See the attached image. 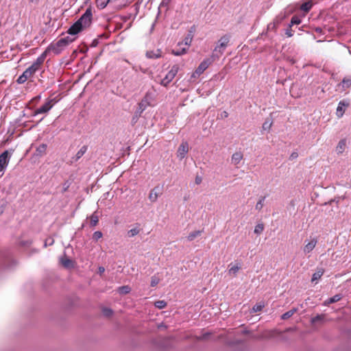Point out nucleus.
I'll return each mask as SVG.
<instances>
[{"label": "nucleus", "mask_w": 351, "mask_h": 351, "mask_svg": "<svg viewBox=\"0 0 351 351\" xmlns=\"http://www.w3.org/2000/svg\"><path fill=\"white\" fill-rule=\"evenodd\" d=\"M92 10L88 8L82 16L68 29L70 35H76L84 28L90 26L92 21Z\"/></svg>", "instance_id": "obj_1"}, {"label": "nucleus", "mask_w": 351, "mask_h": 351, "mask_svg": "<svg viewBox=\"0 0 351 351\" xmlns=\"http://www.w3.org/2000/svg\"><path fill=\"white\" fill-rule=\"evenodd\" d=\"M154 100V95L152 92L146 93L144 97L142 99L141 102L138 104V108L135 113L134 119H138V117L141 114V113L149 106H151L152 102Z\"/></svg>", "instance_id": "obj_2"}, {"label": "nucleus", "mask_w": 351, "mask_h": 351, "mask_svg": "<svg viewBox=\"0 0 351 351\" xmlns=\"http://www.w3.org/2000/svg\"><path fill=\"white\" fill-rule=\"evenodd\" d=\"M74 39L71 38L69 36L60 38L56 43L51 45L48 47V50L52 51L56 54H59L61 51L71 43Z\"/></svg>", "instance_id": "obj_3"}, {"label": "nucleus", "mask_w": 351, "mask_h": 351, "mask_svg": "<svg viewBox=\"0 0 351 351\" xmlns=\"http://www.w3.org/2000/svg\"><path fill=\"white\" fill-rule=\"evenodd\" d=\"M58 101L59 99H57V97L48 98L43 106H40L34 111V116L47 113Z\"/></svg>", "instance_id": "obj_4"}, {"label": "nucleus", "mask_w": 351, "mask_h": 351, "mask_svg": "<svg viewBox=\"0 0 351 351\" xmlns=\"http://www.w3.org/2000/svg\"><path fill=\"white\" fill-rule=\"evenodd\" d=\"M179 71V66L177 64H174L171 66L168 73L160 81V84L163 86H167L172 80L175 78Z\"/></svg>", "instance_id": "obj_5"}, {"label": "nucleus", "mask_w": 351, "mask_h": 351, "mask_svg": "<svg viewBox=\"0 0 351 351\" xmlns=\"http://www.w3.org/2000/svg\"><path fill=\"white\" fill-rule=\"evenodd\" d=\"M230 41V36L224 35L221 36L218 40L217 45L215 47L214 51H218L219 53L222 54L227 47L228 43Z\"/></svg>", "instance_id": "obj_6"}, {"label": "nucleus", "mask_w": 351, "mask_h": 351, "mask_svg": "<svg viewBox=\"0 0 351 351\" xmlns=\"http://www.w3.org/2000/svg\"><path fill=\"white\" fill-rule=\"evenodd\" d=\"M8 152L5 151L0 155V176H2L9 164Z\"/></svg>", "instance_id": "obj_7"}, {"label": "nucleus", "mask_w": 351, "mask_h": 351, "mask_svg": "<svg viewBox=\"0 0 351 351\" xmlns=\"http://www.w3.org/2000/svg\"><path fill=\"white\" fill-rule=\"evenodd\" d=\"M317 243V239L315 237L311 238L309 241H305V245L303 247V252L305 254L311 252Z\"/></svg>", "instance_id": "obj_8"}, {"label": "nucleus", "mask_w": 351, "mask_h": 351, "mask_svg": "<svg viewBox=\"0 0 351 351\" xmlns=\"http://www.w3.org/2000/svg\"><path fill=\"white\" fill-rule=\"evenodd\" d=\"M211 64V60L210 59H206L202 61L198 67L196 69L195 72L192 74V77H195L196 75H199L204 73V71Z\"/></svg>", "instance_id": "obj_9"}, {"label": "nucleus", "mask_w": 351, "mask_h": 351, "mask_svg": "<svg viewBox=\"0 0 351 351\" xmlns=\"http://www.w3.org/2000/svg\"><path fill=\"white\" fill-rule=\"evenodd\" d=\"M189 151V145L186 142H182L177 152V156L180 159H183Z\"/></svg>", "instance_id": "obj_10"}, {"label": "nucleus", "mask_w": 351, "mask_h": 351, "mask_svg": "<svg viewBox=\"0 0 351 351\" xmlns=\"http://www.w3.org/2000/svg\"><path fill=\"white\" fill-rule=\"evenodd\" d=\"M349 106V103L345 101H340L337 108L336 114L337 117L341 118L345 113L346 108Z\"/></svg>", "instance_id": "obj_11"}, {"label": "nucleus", "mask_w": 351, "mask_h": 351, "mask_svg": "<svg viewBox=\"0 0 351 351\" xmlns=\"http://www.w3.org/2000/svg\"><path fill=\"white\" fill-rule=\"evenodd\" d=\"M351 86V77L346 76L345 77L341 83L337 85V87L341 91H344L346 89L349 88Z\"/></svg>", "instance_id": "obj_12"}, {"label": "nucleus", "mask_w": 351, "mask_h": 351, "mask_svg": "<svg viewBox=\"0 0 351 351\" xmlns=\"http://www.w3.org/2000/svg\"><path fill=\"white\" fill-rule=\"evenodd\" d=\"M161 195L160 189L158 186L154 187L152 190H151L149 194V199L152 202H155L157 201L158 197Z\"/></svg>", "instance_id": "obj_13"}, {"label": "nucleus", "mask_w": 351, "mask_h": 351, "mask_svg": "<svg viewBox=\"0 0 351 351\" xmlns=\"http://www.w3.org/2000/svg\"><path fill=\"white\" fill-rule=\"evenodd\" d=\"M228 267V274L231 276H236L241 269V265L240 263H231L229 265Z\"/></svg>", "instance_id": "obj_14"}, {"label": "nucleus", "mask_w": 351, "mask_h": 351, "mask_svg": "<svg viewBox=\"0 0 351 351\" xmlns=\"http://www.w3.org/2000/svg\"><path fill=\"white\" fill-rule=\"evenodd\" d=\"M47 57V51H45L36 60L33 62L32 65L34 66L38 70L40 65L44 62Z\"/></svg>", "instance_id": "obj_15"}, {"label": "nucleus", "mask_w": 351, "mask_h": 351, "mask_svg": "<svg viewBox=\"0 0 351 351\" xmlns=\"http://www.w3.org/2000/svg\"><path fill=\"white\" fill-rule=\"evenodd\" d=\"M47 149V145L45 143H42L36 147L34 154L38 157H41L46 154Z\"/></svg>", "instance_id": "obj_16"}, {"label": "nucleus", "mask_w": 351, "mask_h": 351, "mask_svg": "<svg viewBox=\"0 0 351 351\" xmlns=\"http://www.w3.org/2000/svg\"><path fill=\"white\" fill-rule=\"evenodd\" d=\"M60 261L61 264L66 268H71L73 267V261L68 258L66 255L60 257Z\"/></svg>", "instance_id": "obj_17"}, {"label": "nucleus", "mask_w": 351, "mask_h": 351, "mask_svg": "<svg viewBox=\"0 0 351 351\" xmlns=\"http://www.w3.org/2000/svg\"><path fill=\"white\" fill-rule=\"evenodd\" d=\"M346 147V140L345 138L341 139L335 149L336 152L338 154H341L344 152Z\"/></svg>", "instance_id": "obj_18"}, {"label": "nucleus", "mask_w": 351, "mask_h": 351, "mask_svg": "<svg viewBox=\"0 0 351 351\" xmlns=\"http://www.w3.org/2000/svg\"><path fill=\"white\" fill-rule=\"evenodd\" d=\"M243 155L241 152H237L232 155L231 160L234 165H237L241 161Z\"/></svg>", "instance_id": "obj_19"}, {"label": "nucleus", "mask_w": 351, "mask_h": 351, "mask_svg": "<svg viewBox=\"0 0 351 351\" xmlns=\"http://www.w3.org/2000/svg\"><path fill=\"white\" fill-rule=\"evenodd\" d=\"M146 56L148 58H158L161 56V51L160 49L156 51H149L146 53Z\"/></svg>", "instance_id": "obj_20"}, {"label": "nucleus", "mask_w": 351, "mask_h": 351, "mask_svg": "<svg viewBox=\"0 0 351 351\" xmlns=\"http://www.w3.org/2000/svg\"><path fill=\"white\" fill-rule=\"evenodd\" d=\"M324 273V269L322 268L318 269L312 276L311 281L315 282L321 278Z\"/></svg>", "instance_id": "obj_21"}, {"label": "nucleus", "mask_w": 351, "mask_h": 351, "mask_svg": "<svg viewBox=\"0 0 351 351\" xmlns=\"http://www.w3.org/2000/svg\"><path fill=\"white\" fill-rule=\"evenodd\" d=\"M341 299V295L340 294H337L332 298H328L327 300L324 302V305H328L330 304L339 301Z\"/></svg>", "instance_id": "obj_22"}, {"label": "nucleus", "mask_w": 351, "mask_h": 351, "mask_svg": "<svg viewBox=\"0 0 351 351\" xmlns=\"http://www.w3.org/2000/svg\"><path fill=\"white\" fill-rule=\"evenodd\" d=\"M38 69L32 64L29 66L23 73L29 78L31 77Z\"/></svg>", "instance_id": "obj_23"}, {"label": "nucleus", "mask_w": 351, "mask_h": 351, "mask_svg": "<svg viewBox=\"0 0 351 351\" xmlns=\"http://www.w3.org/2000/svg\"><path fill=\"white\" fill-rule=\"evenodd\" d=\"M90 224L92 227H95L97 225L98 221H99V217L97 215V212L93 213L90 216Z\"/></svg>", "instance_id": "obj_24"}, {"label": "nucleus", "mask_w": 351, "mask_h": 351, "mask_svg": "<svg viewBox=\"0 0 351 351\" xmlns=\"http://www.w3.org/2000/svg\"><path fill=\"white\" fill-rule=\"evenodd\" d=\"M297 311H298V308H293V309H291V310H290V311H287V312L285 313L284 314H282V315H281V319H284V320H285V319H289V317H291L292 315H293V314H294L295 313H296V312H297Z\"/></svg>", "instance_id": "obj_25"}, {"label": "nucleus", "mask_w": 351, "mask_h": 351, "mask_svg": "<svg viewBox=\"0 0 351 351\" xmlns=\"http://www.w3.org/2000/svg\"><path fill=\"white\" fill-rule=\"evenodd\" d=\"M312 5H313V4H312L311 1H307L301 5L300 9H301V10H302L305 12H308L311 9Z\"/></svg>", "instance_id": "obj_26"}, {"label": "nucleus", "mask_w": 351, "mask_h": 351, "mask_svg": "<svg viewBox=\"0 0 351 351\" xmlns=\"http://www.w3.org/2000/svg\"><path fill=\"white\" fill-rule=\"evenodd\" d=\"M110 0H97L96 5L99 9H104L106 7Z\"/></svg>", "instance_id": "obj_27"}, {"label": "nucleus", "mask_w": 351, "mask_h": 351, "mask_svg": "<svg viewBox=\"0 0 351 351\" xmlns=\"http://www.w3.org/2000/svg\"><path fill=\"white\" fill-rule=\"evenodd\" d=\"M187 51V48L186 47H183V48H181L180 49H173L172 50V54H173L174 56H181V55H183V54H185Z\"/></svg>", "instance_id": "obj_28"}, {"label": "nucleus", "mask_w": 351, "mask_h": 351, "mask_svg": "<svg viewBox=\"0 0 351 351\" xmlns=\"http://www.w3.org/2000/svg\"><path fill=\"white\" fill-rule=\"evenodd\" d=\"M264 306H265V304L263 302L258 303L252 307L251 312L252 313L259 312L264 308Z\"/></svg>", "instance_id": "obj_29"}, {"label": "nucleus", "mask_w": 351, "mask_h": 351, "mask_svg": "<svg viewBox=\"0 0 351 351\" xmlns=\"http://www.w3.org/2000/svg\"><path fill=\"white\" fill-rule=\"evenodd\" d=\"M131 291V288L126 285V286H122L118 288V292L120 294H127L129 293Z\"/></svg>", "instance_id": "obj_30"}, {"label": "nucleus", "mask_w": 351, "mask_h": 351, "mask_svg": "<svg viewBox=\"0 0 351 351\" xmlns=\"http://www.w3.org/2000/svg\"><path fill=\"white\" fill-rule=\"evenodd\" d=\"M265 199V197H262L260 198V199L258 201V202L256 203V204L255 206L256 210H257L258 211L262 210V208H263V206H264Z\"/></svg>", "instance_id": "obj_31"}, {"label": "nucleus", "mask_w": 351, "mask_h": 351, "mask_svg": "<svg viewBox=\"0 0 351 351\" xmlns=\"http://www.w3.org/2000/svg\"><path fill=\"white\" fill-rule=\"evenodd\" d=\"M140 232V229L138 227H135L134 228L130 229L128 232V235L129 237H133L137 235Z\"/></svg>", "instance_id": "obj_32"}, {"label": "nucleus", "mask_w": 351, "mask_h": 351, "mask_svg": "<svg viewBox=\"0 0 351 351\" xmlns=\"http://www.w3.org/2000/svg\"><path fill=\"white\" fill-rule=\"evenodd\" d=\"M264 230V224L263 223H258L254 228V233L256 234H260Z\"/></svg>", "instance_id": "obj_33"}, {"label": "nucleus", "mask_w": 351, "mask_h": 351, "mask_svg": "<svg viewBox=\"0 0 351 351\" xmlns=\"http://www.w3.org/2000/svg\"><path fill=\"white\" fill-rule=\"evenodd\" d=\"M193 40V35L191 34H189L184 39L183 43L187 47V48L191 45Z\"/></svg>", "instance_id": "obj_34"}, {"label": "nucleus", "mask_w": 351, "mask_h": 351, "mask_svg": "<svg viewBox=\"0 0 351 351\" xmlns=\"http://www.w3.org/2000/svg\"><path fill=\"white\" fill-rule=\"evenodd\" d=\"M28 79L29 77L24 73H23L22 75L18 77L16 82L18 84H21L25 83Z\"/></svg>", "instance_id": "obj_35"}, {"label": "nucleus", "mask_w": 351, "mask_h": 351, "mask_svg": "<svg viewBox=\"0 0 351 351\" xmlns=\"http://www.w3.org/2000/svg\"><path fill=\"white\" fill-rule=\"evenodd\" d=\"M87 151V147L83 146L76 154V158L80 159Z\"/></svg>", "instance_id": "obj_36"}, {"label": "nucleus", "mask_w": 351, "mask_h": 351, "mask_svg": "<svg viewBox=\"0 0 351 351\" xmlns=\"http://www.w3.org/2000/svg\"><path fill=\"white\" fill-rule=\"evenodd\" d=\"M301 23L300 19L297 16H293L291 18V23H290V27L294 25H299Z\"/></svg>", "instance_id": "obj_37"}, {"label": "nucleus", "mask_w": 351, "mask_h": 351, "mask_svg": "<svg viewBox=\"0 0 351 351\" xmlns=\"http://www.w3.org/2000/svg\"><path fill=\"white\" fill-rule=\"evenodd\" d=\"M273 124V122L272 121H270V120H266L263 124V129L264 130H270V128H271V125Z\"/></svg>", "instance_id": "obj_38"}, {"label": "nucleus", "mask_w": 351, "mask_h": 351, "mask_svg": "<svg viewBox=\"0 0 351 351\" xmlns=\"http://www.w3.org/2000/svg\"><path fill=\"white\" fill-rule=\"evenodd\" d=\"M154 305L158 308L162 309L165 308V306H167V303L164 300H158L155 302Z\"/></svg>", "instance_id": "obj_39"}, {"label": "nucleus", "mask_w": 351, "mask_h": 351, "mask_svg": "<svg viewBox=\"0 0 351 351\" xmlns=\"http://www.w3.org/2000/svg\"><path fill=\"white\" fill-rule=\"evenodd\" d=\"M200 234V231H194L193 232H191L188 237H187V239L188 241H193L195 237H197V236H199Z\"/></svg>", "instance_id": "obj_40"}, {"label": "nucleus", "mask_w": 351, "mask_h": 351, "mask_svg": "<svg viewBox=\"0 0 351 351\" xmlns=\"http://www.w3.org/2000/svg\"><path fill=\"white\" fill-rule=\"evenodd\" d=\"M103 237V234L101 231H96L93 234V239L95 241L99 240Z\"/></svg>", "instance_id": "obj_41"}, {"label": "nucleus", "mask_w": 351, "mask_h": 351, "mask_svg": "<svg viewBox=\"0 0 351 351\" xmlns=\"http://www.w3.org/2000/svg\"><path fill=\"white\" fill-rule=\"evenodd\" d=\"M160 282V279L156 277V276H154L152 277V279H151V286L152 287H155Z\"/></svg>", "instance_id": "obj_42"}, {"label": "nucleus", "mask_w": 351, "mask_h": 351, "mask_svg": "<svg viewBox=\"0 0 351 351\" xmlns=\"http://www.w3.org/2000/svg\"><path fill=\"white\" fill-rule=\"evenodd\" d=\"M323 319H324V315H317L315 317L312 318L311 322H312V323H315V322H317L318 321L323 320Z\"/></svg>", "instance_id": "obj_43"}, {"label": "nucleus", "mask_w": 351, "mask_h": 351, "mask_svg": "<svg viewBox=\"0 0 351 351\" xmlns=\"http://www.w3.org/2000/svg\"><path fill=\"white\" fill-rule=\"evenodd\" d=\"M103 313L104 315L109 317L112 314V311L110 308H104L103 310Z\"/></svg>", "instance_id": "obj_44"}, {"label": "nucleus", "mask_w": 351, "mask_h": 351, "mask_svg": "<svg viewBox=\"0 0 351 351\" xmlns=\"http://www.w3.org/2000/svg\"><path fill=\"white\" fill-rule=\"evenodd\" d=\"M285 34L288 37H291L293 36L292 29H291L290 27L289 29L286 30Z\"/></svg>", "instance_id": "obj_45"}, {"label": "nucleus", "mask_w": 351, "mask_h": 351, "mask_svg": "<svg viewBox=\"0 0 351 351\" xmlns=\"http://www.w3.org/2000/svg\"><path fill=\"white\" fill-rule=\"evenodd\" d=\"M202 177H200L199 176H197L195 177V183L197 184H199L202 182Z\"/></svg>", "instance_id": "obj_46"}, {"label": "nucleus", "mask_w": 351, "mask_h": 351, "mask_svg": "<svg viewBox=\"0 0 351 351\" xmlns=\"http://www.w3.org/2000/svg\"><path fill=\"white\" fill-rule=\"evenodd\" d=\"M105 271V268L104 267H99L98 272L100 275H101Z\"/></svg>", "instance_id": "obj_47"}, {"label": "nucleus", "mask_w": 351, "mask_h": 351, "mask_svg": "<svg viewBox=\"0 0 351 351\" xmlns=\"http://www.w3.org/2000/svg\"><path fill=\"white\" fill-rule=\"evenodd\" d=\"M39 1H40V0H30V1H31L32 3H36V4H37V3L39 2Z\"/></svg>", "instance_id": "obj_48"}, {"label": "nucleus", "mask_w": 351, "mask_h": 351, "mask_svg": "<svg viewBox=\"0 0 351 351\" xmlns=\"http://www.w3.org/2000/svg\"><path fill=\"white\" fill-rule=\"evenodd\" d=\"M316 32H321V29H320V28H317V29H316Z\"/></svg>", "instance_id": "obj_49"}, {"label": "nucleus", "mask_w": 351, "mask_h": 351, "mask_svg": "<svg viewBox=\"0 0 351 351\" xmlns=\"http://www.w3.org/2000/svg\"><path fill=\"white\" fill-rule=\"evenodd\" d=\"M223 116H225V117H228V113L226 112H224Z\"/></svg>", "instance_id": "obj_50"}]
</instances>
